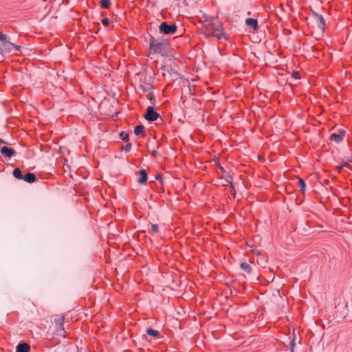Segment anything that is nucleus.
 Wrapping results in <instances>:
<instances>
[{
	"label": "nucleus",
	"instance_id": "13",
	"mask_svg": "<svg viewBox=\"0 0 352 352\" xmlns=\"http://www.w3.org/2000/svg\"><path fill=\"white\" fill-rule=\"evenodd\" d=\"M257 262L258 265L262 266L263 267H265V264L267 263V260L264 255L263 254H258L257 256Z\"/></svg>",
	"mask_w": 352,
	"mask_h": 352
},
{
	"label": "nucleus",
	"instance_id": "10",
	"mask_svg": "<svg viewBox=\"0 0 352 352\" xmlns=\"http://www.w3.org/2000/svg\"><path fill=\"white\" fill-rule=\"evenodd\" d=\"M245 23L247 25L252 27L254 30L258 29L257 21L254 19H252V18L246 19Z\"/></svg>",
	"mask_w": 352,
	"mask_h": 352
},
{
	"label": "nucleus",
	"instance_id": "9",
	"mask_svg": "<svg viewBox=\"0 0 352 352\" xmlns=\"http://www.w3.org/2000/svg\"><path fill=\"white\" fill-rule=\"evenodd\" d=\"M30 345L25 342L20 343L16 348V352H30Z\"/></svg>",
	"mask_w": 352,
	"mask_h": 352
},
{
	"label": "nucleus",
	"instance_id": "2",
	"mask_svg": "<svg viewBox=\"0 0 352 352\" xmlns=\"http://www.w3.org/2000/svg\"><path fill=\"white\" fill-rule=\"evenodd\" d=\"M204 34L207 36H215L218 39L226 38L225 33L221 24L214 23L209 27H206Z\"/></svg>",
	"mask_w": 352,
	"mask_h": 352
},
{
	"label": "nucleus",
	"instance_id": "12",
	"mask_svg": "<svg viewBox=\"0 0 352 352\" xmlns=\"http://www.w3.org/2000/svg\"><path fill=\"white\" fill-rule=\"evenodd\" d=\"M23 179L28 183H32L35 181L36 176L34 173H28L23 176Z\"/></svg>",
	"mask_w": 352,
	"mask_h": 352
},
{
	"label": "nucleus",
	"instance_id": "23",
	"mask_svg": "<svg viewBox=\"0 0 352 352\" xmlns=\"http://www.w3.org/2000/svg\"><path fill=\"white\" fill-rule=\"evenodd\" d=\"M144 127L142 125H138L135 127L133 132H143Z\"/></svg>",
	"mask_w": 352,
	"mask_h": 352
},
{
	"label": "nucleus",
	"instance_id": "14",
	"mask_svg": "<svg viewBox=\"0 0 352 352\" xmlns=\"http://www.w3.org/2000/svg\"><path fill=\"white\" fill-rule=\"evenodd\" d=\"M13 175L18 179H23V175L19 168H16L13 171Z\"/></svg>",
	"mask_w": 352,
	"mask_h": 352
},
{
	"label": "nucleus",
	"instance_id": "5",
	"mask_svg": "<svg viewBox=\"0 0 352 352\" xmlns=\"http://www.w3.org/2000/svg\"><path fill=\"white\" fill-rule=\"evenodd\" d=\"M159 114L154 111L153 107H148L144 118L148 121H155L159 118Z\"/></svg>",
	"mask_w": 352,
	"mask_h": 352
},
{
	"label": "nucleus",
	"instance_id": "16",
	"mask_svg": "<svg viewBox=\"0 0 352 352\" xmlns=\"http://www.w3.org/2000/svg\"><path fill=\"white\" fill-rule=\"evenodd\" d=\"M146 332L148 335L153 336V337H157L159 334V332L155 329H153L151 328H148L146 330Z\"/></svg>",
	"mask_w": 352,
	"mask_h": 352
},
{
	"label": "nucleus",
	"instance_id": "6",
	"mask_svg": "<svg viewBox=\"0 0 352 352\" xmlns=\"http://www.w3.org/2000/svg\"><path fill=\"white\" fill-rule=\"evenodd\" d=\"M315 18H316L318 28L321 30L322 32H323L324 30V27H325L324 19H323V17L321 15H319V14H316Z\"/></svg>",
	"mask_w": 352,
	"mask_h": 352
},
{
	"label": "nucleus",
	"instance_id": "29",
	"mask_svg": "<svg viewBox=\"0 0 352 352\" xmlns=\"http://www.w3.org/2000/svg\"><path fill=\"white\" fill-rule=\"evenodd\" d=\"M294 345H295V344H294V343H292V346H291L292 351H293V347H294Z\"/></svg>",
	"mask_w": 352,
	"mask_h": 352
},
{
	"label": "nucleus",
	"instance_id": "21",
	"mask_svg": "<svg viewBox=\"0 0 352 352\" xmlns=\"http://www.w3.org/2000/svg\"><path fill=\"white\" fill-rule=\"evenodd\" d=\"M120 138L126 142L129 140V133H120Z\"/></svg>",
	"mask_w": 352,
	"mask_h": 352
},
{
	"label": "nucleus",
	"instance_id": "28",
	"mask_svg": "<svg viewBox=\"0 0 352 352\" xmlns=\"http://www.w3.org/2000/svg\"><path fill=\"white\" fill-rule=\"evenodd\" d=\"M136 135H142V136H144L145 133H135Z\"/></svg>",
	"mask_w": 352,
	"mask_h": 352
},
{
	"label": "nucleus",
	"instance_id": "19",
	"mask_svg": "<svg viewBox=\"0 0 352 352\" xmlns=\"http://www.w3.org/2000/svg\"><path fill=\"white\" fill-rule=\"evenodd\" d=\"M131 143H127L125 146H122V149L128 152L131 150Z\"/></svg>",
	"mask_w": 352,
	"mask_h": 352
},
{
	"label": "nucleus",
	"instance_id": "27",
	"mask_svg": "<svg viewBox=\"0 0 352 352\" xmlns=\"http://www.w3.org/2000/svg\"><path fill=\"white\" fill-rule=\"evenodd\" d=\"M155 179H156L157 180H162V176H161L160 175H157L155 176Z\"/></svg>",
	"mask_w": 352,
	"mask_h": 352
},
{
	"label": "nucleus",
	"instance_id": "3",
	"mask_svg": "<svg viewBox=\"0 0 352 352\" xmlns=\"http://www.w3.org/2000/svg\"><path fill=\"white\" fill-rule=\"evenodd\" d=\"M20 46L14 45L9 41L0 43V53L3 54L5 53H10L12 50H19Z\"/></svg>",
	"mask_w": 352,
	"mask_h": 352
},
{
	"label": "nucleus",
	"instance_id": "30",
	"mask_svg": "<svg viewBox=\"0 0 352 352\" xmlns=\"http://www.w3.org/2000/svg\"><path fill=\"white\" fill-rule=\"evenodd\" d=\"M338 132L342 133V132H345V131H344V130H342V129H339V130L338 131Z\"/></svg>",
	"mask_w": 352,
	"mask_h": 352
},
{
	"label": "nucleus",
	"instance_id": "15",
	"mask_svg": "<svg viewBox=\"0 0 352 352\" xmlns=\"http://www.w3.org/2000/svg\"><path fill=\"white\" fill-rule=\"evenodd\" d=\"M240 266H241V268L243 271H245V272H246L248 273H250L251 272V267H250V265L248 263H241Z\"/></svg>",
	"mask_w": 352,
	"mask_h": 352
},
{
	"label": "nucleus",
	"instance_id": "17",
	"mask_svg": "<svg viewBox=\"0 0 352 352\" xmlns=\"http://www.w3.org/2000/svg\"><path fill=\"white\" fill-rule=\"evenodd\" d=\"M100 3L101 7L103 8H108L111 5L109 0H100Z\"/></svg>",
	"mask_w": 352,
	"mask_h": 352
},
{
	"label": "nucleus",
	"instance_id": "8",
	"mask_svg": "<svg viewBox=\"0 0 352 352\" xmlns=\"http://www.w3.org/2000/svg\"><path fill=\"white\" fill-rule=\"evenodd\" d=\"M345 133H332L330 137V140L336 143H340L342 141Z\"/></svg>",
	"mask_w": 352,
	"mask_h": 352
},
{
	"label": "nucleus",
	"instance_id": "1",
	"mask_svg": "<svg viewBox=\"0 0 352 352\" xmlns=\"http://www.w3.org/2000/svg\"><path fill=\"white\" fill-rule=\"evenodd\" d=\"M168 44L164 41H158L154 38L150 42V52L151 54H160L162 56H166L168 51Z\"/></svg>",
	"mask_w": 352,
	"mask_h": 352
},
{
	"label": "nucleus",
	"instance_id": "11",
	"mask_svg": "<svg viewBox=\"0 0 352 352\" xmlns=\"http://www.w3.org/2000/svg\"><path fill=\"white\" fill-rule=\"evenodd\" d=\"M140 177L138 180V182L140 184L145 183L148 178L146 171L144 169H142L140 170Z\"/></svg>",
	"mask_w": 352,
	"mask_h": 352
},
{
	"label": "nucleus",
	"instance_id": "26",
	"mask_svg": "<svg viewBox=\"0 0 352 352\" xmlns=\"http://www.w3.org/2000/svg\"><path fill=\"white\" fill-rule=\"evenodd\" d=\"M293 77H294V78H296V79H298V78H300L299 74H298V72H294V73H293Z\"/></svg>",
	"mask_w": 352,
	"mask_h": 352
},
{
	"label": "nucleus",
	"instance_id": "18",
	"mask_svg": "<svg viewBox=\"0 0 352 352\" xmlns=\"http://www.w3.org/2000/svg\"><path fill=\"white\" fill-rule=\"evenodd\" d=\"M298 179L299 186L300 187V190H301V192H304L305 190V186H306L305 182L302 178L298 177Z\"/></svg>",
	"mask_w": 352,
	"mask_h": 352
},
{
	"label": "nucleus",
	"instance_id": "24",
	"mask_svg": "<svg viewBox=\"0 0 352 352\" xmlns=\"http://www.w3.org/2000/svg\"><path fill=\"white\" fill-rule=\"evenodd\" d=\"M102 23L104 26H107V25L109 24V20L107 18H104V19L102 20Z\"/></svg>",
	"mask_w": 352,
	"mask_h": 352
},
{
	"label": "nucleus",
	"instance_id": "25",
	"mask_svg": "<svg viewBox=\"0 0 352 352\" xmlns=\"http://www.w3.org/2000/svg\"><path fill=\"white\" fill-rule=\"evenodd\" d=\"M151 230L154 232H157L158 231V226L157 224H153L151 226Z\"/></svg>",
	"mask_w": 352,
	"mask_h": 352
},
{
	"label": "nucleus",
	"instance_id": "22",
	"mask_svg": "<svg viewBox=\"0 0 352 352\" xmlns=\"http://www.w3.org/2000/svg\"><path fill=\"white\" fill-rule=\"evenodd\" d=\"M6 41H8L6 34L0 32V43H3Z\"/></svg>",
	"mask_w": 352,
	"mask_h": 352
},
{
	"label": "nucleus",
	"instance_id": "4",
	"mask_svg": "<svg viewBox=\"0 0 352 352\" xmlns=\"http://www.w3.org/2000/svg\"><path fill=\"white\" fill-rule=\"evenodd\" d=\"M160 31L166 34H173L177 31V27L175 25H168L166 22H163L160 25Z\"/></svg>",
	"mask_w": 352,
	"mask_h": 352
},
{
	"label": "nucleus",
	"instance_id": "31",
	"mask_svg": "<svg viewBox=\"0 0 352 352\" xmlns=\"http://www.w3.org/2000/svg\"><path fill=\"white\" fill-rule=\"evenodd\" d=\"M57 332H58L59 335H61V333H60V330L59 329L57 330Z\"/></svg>",
	"mask_w": 352,
	"mask_h": 352
},
{
	"label": "nucleus",
	"instance_id": "20",
	"mask_svg": "<svg viewBox=\"0 0 352 352\" xmlns=\"http://www.w3.org/2000/svg\"><path fill=\"white\" fill-rule=\"evenodd\" d=\"M57 322V324L58 325H60V331H64V328H63V318L59 319L58 321H56Z\"/></svg>",
	"mask_w": 352,
	"mask_h": 352
},
{
	"label": "nucleus",
	"instance_id": "7",
	"mask_svg": "<svg viewBox=\"0 0 352 352\" xmlns=\"http://www.w3.org/2000/svg\"><path fill=\"white\" fill-rule=\"evenodd\" d=\"M0 152L1 154L4 155L8 157H11L14 154V151L12 148H9L7 146H3L0 149Z\"/></svg>",
	"mask_w": 352,
	"mask_h": 352
}]
</instances>
